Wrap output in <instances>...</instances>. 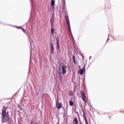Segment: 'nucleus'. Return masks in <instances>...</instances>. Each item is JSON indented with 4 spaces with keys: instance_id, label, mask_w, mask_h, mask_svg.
I'll return each mask as SVG.
<instances>
[{
    "instance_id": "dca6fc26",
    "label": "nucleus",
    "mask_w": 124,
    "mask_h": 124,
    "mask_svg": "<svg viewBox=\"0 0 124 124\" xmlns=\"http://www.w3.org/2000/svg\"><path fill=\"white\" fill-rule=\"evenodd\" d=\"M69 104L71 106H73V105H74V103H73V101H72V100H70L69 101Z\"/></svg>"
},
{
    "instance_id": "5701e85b",
    "label": "nucleus",
    "mask_w": 124,
    "mask_h": 124,
    "mask_svg": "<svg viewBox=\"0 0 124 124\" xmlns=\"http://www.w3.org/2000/svg\"><path fill=\"white\" fill-rule=\"evenodd\" d=\"M120 112L121 113H124V110H121Z\"/></svg>"
},
{
    "instance_id": "9d476101",
    "label": "nucleus",
    "mask_w": 124,
    "mask_h": 124,
    "mask_svg": "<svg viewBox=\"0 0 124 124\" xmlns=\"http://www.w3.org/2000/svg\"><path fill=\"white\" fill-rule=\"evenodd\" d=\"M57 108L58 110H60L61 108H62V106L61 103H57Z\"/></svg>"
},
{
    "instance_id": "20e7f679",
    "label": "nucleus",
    "mask_w": 124,
    "mask_h": 124,
    "mask_svg": "<svg viewBox=\"0 0 124 124\" xmlns=\"http://www.w3.org/2000/svg\"><path fill=\"white\" fill-rule=\"evenodd\" d=\"M66 65H63L62 66V74L64 75L66 73Z\"/></svg>"
},
{
    "instance_id": "4468645a",
    "label": "nucleus",
    "mask_w": 124,
    "mask_h": 124,
    "mask_svg": "<svg viewBox=\"0 0 124 124\" xmlns=\"http://www.w3.org/2000/svg\"><path fill=\"white\" fill-rule=\"evenodd\" d=\"M51 5L52 8H54V6L55 5V0H51Z\"/></svg>"
},
{
    "instance_id": "0eeeda50",
    "label": "nucleus",
    "mask_w": 124,
    "mask_h": 124,
    "mask_svg": "<svg viewBox=\"0 0 124 124\" xmlns=\"http://www.w3.org/2000/svg\"><path fill=\"white\" fill-rule=\"evenodd\" d=\"M83 118L85 122V124H89V123H88V120L87 119V117H86V114H85V111H83Z\"/></svg>"
},
{
    "instance_id": "6ab92c4d",
    "label": "nucleus",
    "mask_w": 124,
    "mask_h": 124,
    "mask_svg": "<svg viewBox=\"0 0 124 124\" xmlns=\"http://www.w3.org/2000/svg\"><path fill=\"white\" fill-rule=\"evenodd\" d=\"M51 35H54V29H53V27L52 26L51 29Z\"/></svg>"
},
{
    "instance_id": "1a4fd4ad",
    "label": "nucleus",
    "mask_w": 124,
    "mask_h": 124,
    "mask_svg": "<svg viewBox=\"0 0 124 124\" xmlns=\"http://www.w3.org/2000/svg\"><path fill=\"white\" fill-rule=\"evenodd\" d=\"M56 41H57V50H60V45H59V43L60 42V40H59V38H56Z\"/></svg>"
},
{
    "instance_id": "4be33fe9",
    "label": "nucleus",
    "mask_w": 124,
    "mask_h": 124,
    "mask_svg": "<svg viewBox=\"0 0 124 124\" xmlns=\"http://www.w3.org/2000/svg\"><path fill=\"white\" fill-rule=\"evenodd\" d=\"M81 57H82V58L84 59V55L83 54H81Z\"/></svg>"
},
{
    "instance_id": "f257e3e1",
    "label": "nucleus",
    "mask_w": 124,
    "mask_h": 124,
    "mask_svg": "<svg viewBox=\"0 0 124 124\" xmlns=\"http://www.w3.org/2000/svg\"><path fill=\"white\" fill-rule=\"evenodd\" d=\"M1 115V120L2 123H7V122L10 120V117H9V113L8 111L7 112L2 111Z\"/></svg>"
},
{
    "instance_id": "39448f33",
    "label": "nucleus",
    "mask_w": 124,
    "mask_h": 124,
    "mask_svg": "<svg viewBox=\"0 0 124 124\" xmlns=\"http://www.w3.org/2000/svg\"><path fill=\"white\" fill-rule=\"evenodd\" d=\"M50 52L52 55H53L54 54V53L55 52V48H54V45L53 44V43H50Z\"/></svg>"
},
{
    "instance_id": "412c9836",
    "label": "nucleus",
    "mask_w": 124,
    "mask_h": 124,
    "mask_svg": "<svg viewBox=\"0 0 124 124\" xmlns=\"http://www.w3.org/2000/svg\"><path fill=\"white\" fill-rule=\"evenodd\" d=\"M18 107L19 109H20V110H22V107H21V106L18 105Z\"/></svg>"
},
{
    "instance_id": "f03ea898",
    "label": "nucleus",
    "mask_w": 124,
    "mask_h": 124,
    "mask_svg": "<svg viewBox=\"0 0 124 124\" xmlns=\"http://www.w3.org/2000/svg\"><path fill=\"white\" fill-rule=\"evenodd\" d=\"M81 95H82V99L85 103H87V98L86 97V95H85V93L83 91H80Z\"/></svg>"
},
{
    "instance_id": "f8f14e48",
    "label": "nucleus",
    "mask_w": 124,
    "mask_h": 124,
    "mask_svg": "<svg viewBox=\"0 0 124 124\" xmlns=\"http://www.w3.org/2000/svg\"><path fill=\"white\" fill-rule=\"evenodd\" d=\"M73 124H78V120H77V118L75 117L74 120L73 121Z\"/></svg>"
},
{
    "instance_id": "ddd939ff",
    "label": "nucleus",
    "mask_w": 124,
    "mask_h": 124,
    "mask_svg": "<svg viewBox=\"0 0 124 124\" xmlns=\"http://www.w3.org/2000/svg\"><path fill=\"white\" fill-rule=\"evenodd\" d=\"M7 110V108L5 107V106L3 107V109L2 110V112H5V113H7L6 111Z\"/></svg>"
},
{
    "instance_id": "7ed1b4c3",
    "label": "nucleus",
    "mask_w": 124,
    "mask_h": 124,
    "mask_svg": "<svg viewBox=\"0 0 124 124\" xmlns=\"http://www.w3.org/2000/svg\"><path fill=\"white\" fill-rule=\"evenodd\" d=\"M65 20L66 21L68 28H70V22H69V18H68V16H65Z\"/></svg>"
},
{
    "instance_id": "423d86ee",
    "label": "nucleus",
    "mask_w": 124,
    "mask_h": 124,
    "mask_svg": "<svg viewBox=\"0 0 124 124\" xmlns=\"http://www.w3.org/2000/svg\"><path fill=\"white\" fill-rule=\"evenodd\" d=\"M85 71H86V68L83 67L82 69L79 70L78 73L80 74V75H82V74H84Z\"/></svg>"
},
{
    "instance_id": "2eb2a0df",
    "label": "nucleus",
    "mask_w": 124,
    "mask_h": 124,
    "mask_svg": "<svg viewBox=\"0 0 124 124\" xmlns=\"http://www.w3.org/2000/svg\"><path fill=\"white\" fill-rule=\"evenodd\" d=\"M50 23H51V27H53L54 26V19L51 18L50 19Z\"/></svg>"
},
{
    "instance_id": "a211bd4d",
    "label": "nucleus",
    "mask_w": 124,
    "mask_h": 124,
    "mask_svg": "<svg viewBox=\"0 0 124 124\" xmlns=\"http://www.w3.org/2000/svg\"><path fill=\"white\" fill-rule=\"evenodd\" d=\"M18 29H20L21 30H22V31H23V32L24 33H26V32H27L26 31V30H25V29H24V28H23L22 27H18Z\"/></svg>"
},
{
    "instance_id": "f3484780",
    "label": "nucleus",
    "mask_w": 124,
    "mask_h": 124,
    "mask_svg": "<svg viewBox=\"0 0 124 124\" xmlns=\"http://www.w3.org/2000/svg\"><path fill=\"white\" fill-rule=\"evenodd\" d=\"M73 62H74V63L75 64H76V61H75V55L73 56Z\"/></svg>"
},
{
    "instance_id": "6e6552de",
    "label": "nucleus",
    "mask_w": 124,
    "mask_h": 124,
    "mask_svg": "<svg viewBox=\"0 0 124 124\" xmlns=\"http://www.w3.org/2000/svg\"><path fill=\"white\" fill-rule=\"evenodd\" d=\"M58 74L59 75L60 80H62V72L61 71V67H60L59 68Z\"/></svg>"
},
{
    "instance_id": "aec40b11",
    "label": "nucleus",
    "mask_w": 124,
    "mask_h": 124,
    "mask_svg": "<svg viewBox=\"0 0 124 124\" xmlns=\"http://www.w3.org/2000/svg\"><path fill=\"white\" fill-rule=\"evenodd\" d=\"M69 95H73V93L72 92V91H70L69 92Z\"/></svg>"
},
{
    "instance_id": "9b49d317",
    "label": "nucleus",
    "mask_w": 124,
    "mask_h": 124,
    "mask_svg": "<svg viewBox=\"0 0 124 124\" xmlns=\"http://www.w3.org/2000/svg\"><path fill=\"white\" fill-rule=\"evenodd\" d=\"M68 30L69 31V32L71 35L72 39H73V35H72V32H71V28L70 27V28H68Z\"/></svg>"
}]
</instances>
